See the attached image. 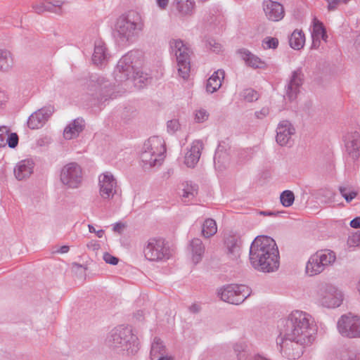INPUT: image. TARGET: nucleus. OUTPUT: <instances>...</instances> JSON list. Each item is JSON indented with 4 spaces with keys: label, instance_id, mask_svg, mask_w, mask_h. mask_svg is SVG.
Listing matches in <instances>:
<instances>
[{
    "label": "nucleus",
    "instance_id": "nucleus-47",
    "mask_svg": "<svg viewBox=\"0 0 360 360\" xmlns=\"http://www.w3.org/2000/svg\"><path fill=\"white\" fill-rule=\"evenodd\" d=\"M262 43L264 49H276L278 45V40L274 37H266Z\"/></svg>",
    "mask_w": 360,
    "mask_h": 360
},
{
    "label": "nucleus",
    "instance_id": "nucleus-38",
    "mask_svg": "<svg viewBox=\"0 0 360 360\" xmlns=\"http://www.w3.org/2000/svg\"><path fill=\"white\" fill-rule=\"evenodd\" d=\"M217 231V226L216 221L212 219H207L202 227V235L205 238H210L214 236Z\"/></svg>",
    "mask_w": 360,
    "mask_h": 360
},
{
    "label": "nucleus",
    "instance_id": "nucleus-50",
    "mask_svg": "<svg viewBox=\"0 0 360 360\" xmlns=\"http://www.w3.org/2000/svg\"><path fill=\"white\" fill-rule=\"evenodd\" d=\"M179 123L177 120H172L167 122V129L171 132L176 131L179 128Z\"/></svg>",
    "mask_w": 360,
    "mask_h": 360
},
{
    "label": "nucleus",
    "instance_id": "nucleus-45",
    "mask_svg": "<svg viewBox=\"0 0 360 360\" xmlns=\"http://www.w3.org/2000/svg\"><path fill=\"white\" fill-rule=\"evenodd\" d=\"M209 117V113L205 109H199L195 112V122L202 123L206 121Z\"/></svg>",
    "mask_w": 360,
    "mask_h": 360
},
{
    "label": "nucleus",
    "instance_id": "nucleus-28",
    "mask_svg": "<svg viewBox=\"0 0 360 360\" xmlns=\"http://www.w3.org/2000/svg\"><path fill=\"white\" fill-rule=\"evenodd\" d=\"M173 6L181 16H187L193 13L195 2L193 0H174Z\"/></svg>",
    "mask_w": 360,
    "mask_h": 360
},
{
    "label": "nucleus",
    "instance_id": "nucleus-37",
    "mask_svg": "<svg viewBox=\"0 0 360 360\" xmlns=\"http://www.w3.org/2000/svg\"><path fill=\"white\" fill-rule=\"evenodd\" d=\"M140 157L141 161L146 165H148L149 167L160 165L164 160L162 158L155 157V155H153L150 153L143 148H142Z\"/></svg>",
    "mask_w": 360,
    "mask_h": 360
},
{
    "label": "nucleus",
    "instance_id": "nucleus-59",
    "mask_svg": "<svg viewBox=\"0 0 360 360\" xmlns=\"http://www.w3.org/2000/svg\"><path fill=\"white\" fill-rule=\"evenodd\" d=\"M125 225L122 222L116 223L113 226V231L115 232L121 233L124 229Z\"/></svg>",
    "mask_w": 360,
    "mask_h": 360
},
{
    "label": "nucleus",
    "instance_id": "nucleus-60",
    "mask_svg": "<svg viewBox=\"0 0 360 360\" xmlns=\"http://www.w3.org/2000/svg\"><path fill=\"white\" fill-rule=\"evenodd\" d=\"M350 226L354 229L360 228V217H355L350 221Z\"/></svg>",
    "mask_w": 360,
    "mask_h": 360
},
{
    "label": "nucleus",
    "instance_id": "nucleus-53",
    "mask_svg": "<svg viewBox=\"0 0 360 360\" xmlns=\"http://www.w3.org/2000/svg\"><path fill=\"white\" fill-rule=\"evenodd\" d=\"M32 8L35 13L41 14L46 12V1L39 4H37L32 6Z\"/></svg>",
    "mask_w": 360,
    "mask_h": 360
},
{
    "label": "nucleus",
    "instance_id": "nucleus-34",
    "mask_svg": "<svg viewBox=\"0 0 360 360\" xmlns=\"http://www.w3.org/2000/svg\"><path fill=\"white\" fill-rule=\"evenodd\" d=\"M13 60L10 51L0 49V71L7 72L13 66Z\"/></svg>",
    "mask_w": 360,
    "mask_h": 360
},
{
    "label": "nucleus",
    "instance_id": "nucleus-51",
    "mask_svg": "<svg viewBox=\"0 0 360 360\" xmlns=\"http://www.w3.org/2000/svg\"><path fill=\"white\" fill-rule=\"evenodd\" d=\"M247 349H248V346L243 343H236L233 345V352L236 356L244 352Z\"/></svg>",
    "mask_w": 360,
    "mask_h": 360
},
{
    "label": "nucleus",
    "instance_id": "nucleus-15",
    "mask_svg": "<svg viewBox=\"0 0 360 360\" xmlns=\"http://www.w3.org/2000/svg\"><path fill=\"white\" fill-rule=\"evenodd\" d=\"M54 111L52 105L45 106L33 112L28 118L27 126L32 129L41 127Z\"/></svg>",
    "mask_w": 360,
    "mask_h": 360
},
{
    "label": "nucleus",
    "instance_id": "nucleus-1",
    "mask_svg": "<svg viewBox=\"0 0 360 360\" xmlns=\"http://www.w3.org/2000/svg\"><path fill=\"white\" fill-rule=\"evenodd\" d=\"M250 261L252 267L262 272H274L279 267V252L271 237L259 236L250 248Z\"/></svg>",
    "mask_w": 360,
    "mask_h": 360
},
{
    "label": "nucleus",
    "instance_id": "nucleus-29",
    "mask_svg": "<svg viewBox=\"0 0 360 360\" xmlns=\"http://www.w3.org/2000/svg\"><path fill=\"white\" fill-rule=\"evenodd\" d=\"M150 358L155 360L157 358L169 356L167 349L160 338L155 337L152 342L150 349Z\"/></svg>",
    "mask_w": 360,
    "mask_h": 360
},
{
    "label": "nucleus",
    "instance_id": "nucleus-62",
    "mask_svg": "<svg viewBox=\"0 0 360 360\" xmlns=\"http://www.w3.org/2000/svg\"><path fill=\"white\" fill-rule=\"evenodd\" d=\"M87 247L93 251H97L100 248V245L96 242H90L87 244Z\"/></svg>",
    "mask_w": 360,
    "mask_h": 360
},
{
    "label": "nucleus",
    "instance_id": "nucleus-2",
    "mask_svg": "<svg viewBox=\"0 0 360 360\" xmlns=\"http://www.w3.org/2000/svg\"><path fill=\"white\" fill-rule=\"evenodd\" d=\"M281 335L286 338H300L314 341V328L311 316L306 312L296 310L282 320L279 325Z\"/></svg>",
    "mask_w": 360,
    "mask_h": 360
},
{
    "label": "nucleus",
    "instance_id": "nucleus-25",
    "mask_svg": "<svg viewBox=\"0 0 360 360\" xmlns=\"http://www.w3.org/2000/svg\"><path fill=\"white\" fill-rule=\"evenodd\" d=\"M191 259L193 264H198L202 259L205 248L202 240L199 238H193L190 243Z\"/></svg>",
    "mask_w": 360,
    "mask_h": 360
},
{
    "label": "nucleus",
    "instance_id": "nucleus-31",
    "mask_svg": "<svg viewBox=\"0 0 360 360\" xmlns=\"http://www.w3.org/2000/svg\"><path fill=\"white\" fill-rule=\"evenodd\" d=\"M323 270L324 267L321 262H319L318 256H316L315 254L311 255L306 266L307 274L309 276H312L321 273Z\"/></svg>",
    "mask_w": 360,
    "mask_h": 360
},
{
    "label": "nucleus",
    "instance_id": "nucleus-40",
    "mask_svg": "<svg viewBox=\"0 0 360 360\" xmlns=\"http://www.w3.org/2000/svg\"><path fill=\"white\" fill-rule=\"evenodd\" d=\"M131 79H133L134 85L139 88H141L143 84H147L148 80L147 75L140 71L139 68L135 71V73L131 75Z\"/></svg>",
    "mask_w": 360,
    "mask_h": 360
},
{
    "label": "nucleus",
    "instance_id": "nucleus-9",
    "mask_svg": "<svg viewBox=\"0 0 360 360\" xmlns=\"http://www.w3.org/2000/svg\"><path fill=\"white\" fill-rule=\"evenodd\" d=\"M82 169L78 163L69 162L61 168L60 181L67 188H78L82 185Z\"/></svg>",
    "mask_w": 360,
    "mask_h": 360
},
{
    "label": "nucleus",
    "instance_id": "nucleus-35",
    "mask_svg": "<svg viewBox=\"0 0 360 360\" xmlns=\"http://www.w3.org/2000/svg\"><path fill=\"white\" fill-rule=\"evenodd\" d=\"M229 161V155L226 151L219 147L215 153L214 157V162L215 167L218 169H222L225 168Z\"/></svg>",
    "mask_w": 360,
    "mask_h": 360
},
{
    "label": "nucleus",
    "instance_id": "nucleus-30",
    "mask_svg": "<svg viewBox=\"0 0 360 360\" xmlns=\"http://www.w3.org/2000/svg\"><path fill=\"white\" fill-rule=\"evenodd\" d=\"M225 243L227 255L230 259L233 260L237 259L240 257V241L233 236H230L226 238Z\"/></svg>",
    "mask_w": 360,
    "mask_h": 360
},
{
    "label": "nucleus",
    "instance_id": "nucleus-17",
    "mask_svg": "<svg viewBox=\"0 0 360 360\" xmlns=\"http://www.w3.org/2000/svg\"><path fill=\"white\" fill-rule=\"evenodd\" d=\"M304 82V75L301 68H298L293 71L292 76L286 86L285 97L289 101L295 100L297 94L300 93V88Z\"/></svg>",
    "mask_w": 360,
    "mask_h": 360
},
{
    "label": "nucleus",
    "instance_id": "nucleus-56",
    "mask_svg": "<svg viewBox=\"0 0 360 360\" xmlns=\"http://www.w3.org/2000/svg\"><path fill=\"white\" fill-rule=\"evenodd\" d=\"M269 113L268 108L264 107L259 111H256L255 115L258 119H263L266 117Z\"/></svg>",
    "mask_w": 360,
    "mask_h": 360
},
{
    "label": "nucleus",
    "instance_id": "nucleus-4",
    "mask_svg": "<svg viewBox=\"0 0 360 360\" xmlns=\"http://www.w3.org/2000/svg\"><path fill=\"white\" fill-rule=\"evenodd\" d=\"M144 24L141 15L136 11H130L120 15L116 21L114 37L121 44L131 41L142 31Z\"/></svg>",
    "mask_w": 360,
    "mask_h": 360
},
{
    "label": "nucleus",
    "instance_id": "nucleus-49",
    "mask_svg": "<svg viewBox=\"0 0 360 360\" xmlns=\"http://www.w3.org/2000/svg\"><path fill=\"white\" fill-rule=\"evenodd\" d=\"M103 258L106 263L112 265H116L119 262V259L117 257L110 255L108 252H105L103 254Z\"/></svg>",
    "mask_w": 360,
    "mask_h": 360
},
{
    "label": "nucleus",
    "instance_id": "nucleus-20",
    "mask_svg": "<svg viewBox=\"0 0 360 360\" xmlns=\"http://www.w3.org/2000/svg\"><path fill=\"white\" fill-rule=\"evenodd\" d=\"M202 149V142L200 140L194 141L191 144V148L185 155V165L188 167L193 168L200 160L201 151Z\"/></svg>",
    "mask_w": 360,
    "mask_h": 360
},
{
    "label": "nucleus",
    "instance_id": "nucleus-10",
    "mask_svg": "<svg viewBox=\"0 0 360 360\" xmlns=\"http://www.w3.org/2000/svg\"><path fill=\"white\" fill-rule=\"evenodd\" d=\"M319 301L327 308L339 307L342 302V294L336 287L328 283H321L317 290Z\"/></svg>",
    "mask_w": 360,
    "mask_h": 360
},
{
    "label": "nucleus",
    "instance_id": "nucleus-44",
    "mask_svg": "<svg viewBox=\"0 0 360 360\" xmlns=\"http://www.w3.org/2000/svg\"><path fill=\"white\" fill-rule=\"evenodd\" d=\"M243 97L248 102H252L257 101L259 98V95L256 91L252 89H248L243 91Z\"/></svg>",
    "mask_w": 360,
    "mask_h": 360
},
{
    "label": "nucleus",
    "instance_id": "nucleus-12",
    "mask_svg": "<svg viewBox=\"0 0 360 360\" xmlns=\"http://www.w3.org/2000/svg\"><path fill=\"white\" fill-rule=\"evenodd\" d=\"M338 329L344 337L360 338V316L352 314L342 315L338 322Z\"/></svg>",
    "mask_w": 360,
    "mask_h": 360
},
{
    "label": "nucleus",
    "instance_id": "nucleus-58",
    "mask_svg": "<svg viewBox=\"0 0 360 360\" xmlns=\"http://www.w3.org/2000/svg\"><path fill=\"white\" fill-rule=\"evenodd\" d=\"M208 43L214 51H219L221 49V45L219 43H217L214 40L212 39L209 41Z\"/></svg>",
    "mask_w": 360,
    "mask_h": 360
},
{
    "label": "nucleus",
    "instance_id": "nucleus-32",
    "mask_svg": "<svg viewBox=\"0 0 360 360\" xmlns=\"http://www.w3.org/2000/svg\"><path fill=\"white\" fill-rule=\"evenodd\" d=\"M315 255L318 256L319 262L324 268L334 263L336 259L335 252L330 250H319L315 253Z\"/></svg>",
    "mask_w": 360,
    "mask_h": 360
},
{
    "label": "nucleus",
    "instance_id": "nucleus-27",
    "mask_svg": "<svg viewBox=\"0 0 360 360\" xmlns=\"http://www.w3.org/2000/svg\"><path fill=\"white\" fill-rule=\"evenodd\" d=\"M224 78V71L218 70L215 71L207 79L206 84V91L212 94L217 91L221 86V81Z\"/></svg>",
    "mask_w": 360,
    "mask_h": 360
},
{
    "label": "nucleus",
    "instance_id": "nucleus-16",
    "mask_svg": "<svg viewBox=\"0 0 360 360\" xmlns=\"http://www.w3.org/2000/svg\"><path fill=\"white\" fill-rule=\"evenodd\" d=\"M295 134L294 126L288 120L279 122L276 128V142L281 146L291 144L292 136Z\"/></svg>",
    "mask_w": 360,
    "mask_h": 360
},
{
    "label": "nucleus",
    "instance_id": "nucleus-23",
    "mask_svg": "<svg viewBox=\"0 0 360 360\" xmlns=\"http://www.w3.org/2000/svg\"><path fill=\"white\" fill-rule=\"evenodd\" d=\"M34 162L31 160H23L17 163L14 168V175L18 181L24 180L32 174Z\"/></svg>",
    "mask_w": 360,
    "mask_h": 360
},
{
    "label": "nucleus",
    "instance_id": "nucleus-42",
    "mask_svg": "<svg viewBox=\"0 0 360 360\" xmlns=\"http://www.w3.org/2000/svg\"><path fill=\"white\" fill-rule=\"evenodd\" d=\"M281 202L284 207H290L295 200V195L292 191L286 190L282 192L280 196Z\"/></svg>",
    "mask_w": 360,
    "mask_h": 360
},
{
    "label": "nucleus",
    "instance_id": "nucleus-11",
    "mask_svg": "<svg viewBox=\"0 0 360 360\" xmlns=\"http://www.w3.org/2000/svg\"><path fill=\"white\" fill-rule=\"evenodd\" d=\"M143 254L146 259L159 262L169 259V250L165 246L161 238H150L143 248Z\"/></svg>",
    "mask_w": 360,
    "mask_h": 360
},
{
    "label": "nucleus",
    "instance_id": "nucleus-14",
    "mask_svg": "<svg viewBox=\"0 0 360 360\" xmlns=\"http://www.w3.org/2000/svg\"><path fill=\"white\" fill-rule=\"evenodd\" d=\"M99 193L103 200H110L117 192V180L110 172H105L98 177Z\"/></svg>",
    "mask_w": 360,
    "mask_h": 360
},
{
    "label": "nucleus",
    "instance_id": "nucleus-33",
    "mask_svg": "<svg viewBox=\"0 0 360 360\" xmlns=\"http://www.w3.org/2000/svg\"><path fill=\"white\" fill-rule=\"evenodd\" d=\"M333 360H360V352L356 349H343L335 354Z\"/></svg>",
    "mask_w": 360,
    "mask_h": 360
},
{
    "label": "nucleus",
    "instance_id": "nucleus-6",
    "mask_svg": "<svg viewBox=\"0 0 360 360\" xmlns=\"http://www.w3.org/2000/svg\"><path fill=\"white\" fill-rule=\"evenodd\" d=\"M312 342L300 338H286L279 334L276 338V344L280 347L281 354L289 359H299L303 354L305 347Z\"/></svg>",
    "mask_w": 360,
    "mask_h": 360
},
{
    "label": "nucleus",
    "instance_id": "nucleus-22",
    "mask_svg": "<svg viewBox=\"0 0 360 360\" xmlns=\"http://www.w3.org/2000/svg\"><path fill=\"white\" fill-rule=\"evenodd\" d=\"M110 58V54L105 43L101 40L95 41L92 56L93 63L97 66L105 65Z\"/></svg>",
    "mask_w": 360,
    "mask_h": 360
},
{
    "label": "nucleus",
    "instance_id": "nucleus-18",
    "mask_svg": "<svg viewBox=\"0 0 360 360\" xmlns=\"http://www.w3.org/2000/svg\"><path fill=\"white\" fill-rule=\"evenodd\" d=\"M148 150L153 155L158 158H165V153L166 152L165 143L160 136H154L150 137L143 144V148Z\"/></svg>",
    "mask_w": 360,
    "mask_h": 360
},
{
    "label": "nucleus",
    "instance_id": "nucleus-54",
    "mask_svg": "<svg viewBox=\"0 0 360 360\" xmlns=\"http://www.w3.org/2000/svg\"><path fill=\"white\" fill-rule=\"evenodd\" d=\"M328 4V10L332 11L335 10L341 4V0H326Z\"/></svg>",
    "mask_w": 360,
    "mask_h": 360
},
{
    "label": "nucleus",
    "instance_id": "nucleus-3",
    "mask_svg": "<svg viewBox=\"0 0 360 360\" xmlns=\"http://www.w3.org/2000/svg\"><path fill=\"white\" fill-rule=\"evenodd\" d=\"M105 345L117 354H135L139 349L137 336L131 327L119 326L107 335Z\"/></svg>",
    "mask_w": 360,
    "mask_h": 360
},
{
    "label": "nucleus",
    "instance_id": "nucleus-63",
    "mask_svg": "<svg viewBox=\"0 0 360 360\" xmlns=\"http://www.w3.org/2000/svg\"><path fill=\"white\" fill-rule=\"evenodd\" d=\"M158 6L161 9H165L168 5L169 0H156Z\"/></svg>",
    "mask_w": 360,
    "mask_h": 360
},
{
    "label": "nucleus",
    "instance_id": "nucleus-26",
    "mask_svg": "<svg viewBox=\"0 0 360 360\" xmlns=\"http://www.w3.org/2000/svg\"><path fill=\"white\" fill-rule=\"evenodd\" d=\"M240 53L245 63L252 68L264 69L266 67V63L248 50L241 49Z\"/></svg>",
    "mask_w": 360,
    "mask_h": 360
},
{
    "label": "nucleus",
    "instance_id": "nucleus-41",
    "mask_svg": "<svg viewBox=\"0 0 360 360\" xmlns=\"http://www.w3.org/2000/svg\"><path fill=\"white\" fill-rule=\"evenodd\" d=\"M198 193V187L196 185H192L186 183L183 188L182 198L188 199V201L193 199Z\"/></svg>",
    "mask_w": 360,
    "mask_h": 360
},
{
    "label": "nucleus",
    "instance_id": "nucleus-19",
    "mask_svg": "<svg viewBox=\"0 0 360 360\" xmlns=\"http://www.w3.org/2000/svg\"><path fill=\"white\" fill-rule=\"evenodd\" d=\"M263 10L266 17L272 21H278L284 16L283 6L276 1L265 0L263 2Z\"/></svg>",
    "mask_w": 360,
    "mask_h": 360
},
{
    "label": "nucleus",
    "instance_id": "nucleus-21",
    "mask_svg": "<svg viewBox=\"0 0 360 360\" xmlns=\"http://www.w3.org/2000/svg\"><path fill=\"white\" fill-rule=\"evenodd\" d=\"M345 147L347 152L353 159H357L360 156V133L359 131L347 134Z\"/></svg>",
    "mask_w": 360,
    "mask_h": 360
},
{
    "label": "nucleus",
    "instance_id": "nucleus-39",
    "mask_svg": "<svg viewBox=\"0 0 360 360\" xmlns=\"http://www.w3.org/2000/svg\"><path fill=\"white\" fill-rule=\"evenodd\" d=\"M311 37L321 38L325 41L327 37L326 32L323 23L316 20V18L314 20V27Z\"/></svg>",
    "mask_w": 360,
    "mask_h": 360
},
{
    "label": "nucleus",
    "instance_id": "nucleus-64",
    "mask_svg": "<svg viewBox=\"0 0 360 360\" xmlns=\"http://www.w3.org/2000/svg\"><path fill=\"white\" fill-rule=\"evenodd\" d=\"M355 47L360 54V34L357 36L355 43Z\"/></svg>",
    "mask_w": 360,
    "mask_h": 360
},
{
    "label": "nucleus",
    "instance_id": "nucleus-13",
    "mask_svg": "<svg viewBox=\"0 0 360 360\" xmlns=\"http://www.w3.org/2000/svg\"><path fill=\"white\" fill-rule=\"evenodd\" d=\"M89 91L99 94L101 100L107 101L114 93V86L103 76L91 75L88 82Z\"/></svg>",
    "mask_w": 360,
    "mask_h": 360
},
{
    "label": "nucleus",
    "instance_id": "nucleus-52",
    "mask_svg": "<svg viewBox=\"0 0 360 360\" xmlns=\"http://www.w3.org/2000/svg\"><path fill=\"white\" fill-rule=\"evenodd\" d=\"M349 243L351 245L359 246L360 245V231L356 233L349 238Z\"/></svg>",
    "mask_w": 360,
    "mask_h": 360
},
{
    "label": "nucleus",
    "instance_id": "nucleus-36",
    "mask_svg": "<svg viewBox=\"0 0 360 360\" xmlns=\"http://www.w3.org/2000/svg\"><path fill=\"white\" fill-rule=\"evenodd\" d=\"M305 37L304 33L301 30H295L289 39L290 46L295 49L300 50L304 44Z\"/></svg>",
    "mask_w": 360,
    "mask_h": 360
},
{
    "label": "nucleus",
    "instance_id": "nucleus-8",
    "mask_svg": "<svg viewBox=\"0 0 360 360\" xmlns=\"http://www.w3.org/2000/svg\"><path fill=\"white\" fill-rule=\"evenodd\" d=\"M250 294L251 290L249 287L237 284L225 285L218 291L221 300L232 304H241Z\"/></svg>",
    "mask_w": 360,
    "mask_h": 360
},
{
    "label": "nucleus",
    "instance_id": "nucleus-55",
    "mask_svg": "<svg viewBox=\"0 0 360 360\" xmlns=\"http://www.w3.org/2000/svg\"><path fill=\"white\" fill-rule=\"evenodd\" d=\"M46 11L55 13L59 15L62 14V12L58 11L49 0H46Z\"/></svg>",
    "mask_w": 360,
    "mask_h": 360
},
{
    "label": "nucleus",
    "instance_id": "nucleus-46",
    "mask_svg": "<svg viewBox=\"0 0 360 360\" xmlns=\"http://www.w3.org/2000/svg\"><path fill=\"white\" fill-rule=\"evenodd\" d=\"M19 138L16 133L8 134L6 138V144L11 148H15L18 144Z\"/></svg>",
    "mask_w": 360,
    "mask_h": 360
},
{
    "label": "nucleus",
    "instance_id": "nucleus-24",
    "mask_svg": "<svg viewBox=\"0 0 360 360\" xmlns=\"http://www.w3.org/2000/svg\"><path fill=\"white\" fill-rule=\"evenodd\" d=\"M84 129V121L82 118H77L68 124L64 129L63 136L67 140H70L79 136Z\"/></svg>",
    "mask_w": 360,
    "mask_h": 360
},
{
    "label": "nucleus",
    "instance_id": "nucleus-7",
    "mask_svg": "<svg viewBox=\"0 0 360 360\" xmlns=\"http://www.w3.org/2000/svg\"><path fill=\"white\" fill-rule=\"evenodd\" d=\"M138 55L137 51H129L120 59L114 72L116 81L122 82L131 79L140 65Z\"/></svg>",
    "mask_w": 360,
    "mask_h": 360
},
{
    "label": "nucleus",
    "instance_id": "nucleus-57",
    "mask_svg": "<svg viewBox=\"0 0 360 360\" xmlns=\"http://www.w3.org/2000/svg\"><path fill=\"white\" fill-rule=\"evenodd\" d=\"M250 355V354L249 352V350L247 349L244 352H243L240 354H238L236 356V358H237V360H249Z\"/></svg>",
    "mask_w": 360,
    "mask_h": 360
},
{
    "label": "nucleus",
    "instance_id": "nucleus-43",
    "mask_svg": "<svg viewBox=\"0 0 360 360\" xmlns=\"http://www.w3.org/2000/svg\"><path fill=\"white\" fill-rule=\"evenodd\" d=\"M339 191L347 202L352 201L357 195V192L351 189L350 187L340 186Z\"/></svg>",
    "mask_w": 360,
    "mask_h": 360
},
{
    "label": "nucleus",
    "instance_id": "nucleus-5",
    "mask_svg": "<svg viewBox=\"0 0 360 360\" xmlns=\"http://www.w3.org/2000/svg\"><path fill=\"white\" fill-rule=\"evenodd\" d=\"M170 46L175 53L179 77L184 79H188L191 70V48L180 39L171 41Z\"/></svg>",
    "mask_w": 360,
    "mask_h": 360
},
{
    "label": "nucleus",
    "instance_id": "nucleus-48",
    "mask_svg": "<svg viewBox=\"0 0 360 360\" xmlns=\"http://www.w3.org/2000/svg\"><path fill=\"white\" fill-rule=\"evenodd\" d=\"M8 133H10V129L7 127H0V148L6 146V138Z\"/></svg>",
    "mask_w": 360,
    "mask_h": 360
},
{
    "label": "nucleus",
    "instance_id": "nucleus-61",
    "mask_svg": "<svg viewBox=\"0 0 360 360\" xmlns=\"http://www.w3.org/2000/svg\"><path fill=\"white\" fill-rule=\"evenodd\" d=\"M51 2L58 11L62 12V6L65 3V1L61 0H54Z\"/></svg>",
    "mask_w": 360,
    "mask_h": 360
}]
</instances>
